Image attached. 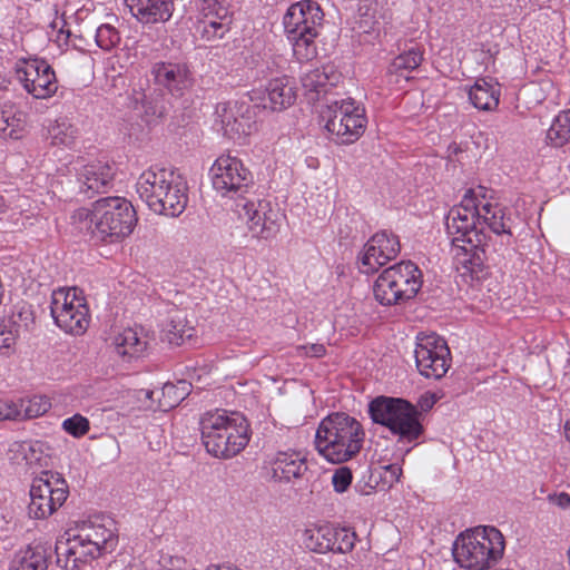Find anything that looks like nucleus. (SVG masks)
<instances>
[{"label": "nucleus", "instance_id": "f257e3e1", "mask_svg": "<svg viewBox=\"0 0 570 570\" xmlns=\"http://www.w3.org/2000/svg\"><path fill=\"white\" fill-rule=\"evenodd\" d=\"M479 224H485L500 236L502 245H511L512 219L505 208L487 197V189L482 186L468 189L460 204L453 206L445 217L448 234L453 236L452 250L456 269L472 282L482 281L488 275L484 263L485 235L478 228Z\"/></svg>", "mask_w": 570, "mask_h": 570}, {"label": "nucleus", "instance_id": "f03ea898", "mask_svg": "<svg viewBox=\"0 0 570 570\" xmlns=\"http://www.w3.org/2000/svg\"><path fill=\"white\" fill-rule=\"evenodd\" d=\"M364 438V429L355 417L344 412H334L321 420L314 443L320 455L331 463L340 464L361 452Z\"/></svg>", "mask_w": 570, "mask_h": 570}, {"label": "nucleus", "instance_id": "7ed1b4c3", "mask_svg": "<svg viewBox=\"0 0 570 570\" xmlns=\"http://www.w3.org/2000/svg\"><path fill=\"white\" fill-rule=\"evenodd\" d=\"M140 199L150 210L169 217L179 216L187 206V184L174 169L150 167L136 183Z\"/></svg>", "mask_w": 570, "mask_h": 570}, {"label": "nucleus", "instance_id": "20e7f679", "mask_svg": "<svg viewBox=\"0 0 570 570\" xmlns=\"http://www.w3.org/2000/svg\"><path fill=\"white\" fill-rule=\"evenodd\" d=\"M202 443L208 454L232 459L249 442V425L244 416H228L224 410L204 413L199 420Z\"/></svg>", "mask_w": 570, "mask_h": 570}, {"label": "nucleus", "instance_id": "39448f33", "mask_svg": "<svg viewBox=\"0 0 570 570\" xmlns=\"http://www.w3.org/2000/svg\"><path fill=\"white\" fill-rule=\"evenodd\" d=\"M368 414L374 423L389 429L397 443L417 444L424 435L422 413L405 399L377 396L370 402Z\"/></svg>", "mask_w": 570, "mask_h": 570}, {"label": "nucleus", "instance_id": "423d86ee", "mask_svg": "<svg viewBox=\"0 0 570 570\" xmlns=\"http://www.w3.org/2000/svg\"><path fill=\"white\" fill-rule=\"evenodd\" d=\"M503 534L494 527H478L458 535L452 547L454 561L466 570H488L503 556Z\"/></svg>", "mask_w": 570, "mask_h": 570}, {"label": "nucleus", "instance_id": "0eeeda50", "mask_svg": "<svg viewBox=\"0 0 570 570\" xmlns=\"http://www.w3.org/2000/svg\"><path fill=\"white\" fill-rule=\"evenodd\" d=\"M92 240L114 244L128 237L137 223L136 210L122 197H104L94 203Z\"/></svg>", "mask_w": 570, "mask_h": 570}, {"label": "nucleus", "instance_id": "6e6552de", "mask_svg": "<svg viewBox=\"0 0 570 570\" xmlns=\"http://www.w3.org/2000/svg\"><path fill=\"white\" fill-rule=\"evenodd\" d=\"M423 284L422 272L411 261L385 268L376 278L373 293L383 306L401 305L414 298Z\"/></svg>", "mask_w": 570, "mask_h": 570}, {"label": "nucleus", "instance_id": "1a4fd4ad", "mask_svg": "<svg viewBox=\"0 0 570 570\" xmlns=\"http://www.w3.org/2000/svg\"><path fill=\"white\" fill-rule=\"evenodd\" d=\"M50 314L55 324L63 332L82 335L89 326V308L82 291L77 287H60L51 294Z\"/></svg>", "mask_w": 570, "mask_h": 570}, {"label": "nucleus", "instance_id": "9d476101", "mask_svg": "<svg viewBox=\"0 0 570 570\" xmlns=\"http://www.w3.org/2000/svg\"><path fill=\"white\" fill-rule=\"evenodd\" d=\"M322 117L326 119V130L345 145L355 142L367 124L364 108L352 98L331 101Z\"/></svg>", "mask_w": 570, "mask_h": 570}, {"label": "nucleus", "instance_id": "9b49d317", "mask_svg": "<svg viewBox=\"0 0 570 570\" xmlns=\"http://www.w3.org/2000/svg\"><path fill=\"white\" fill-rule=\"evenodd\" d=\"M68 495V484L59 473L42 471L33 479L30 488L29 517L37 520L47 519L62 507Z\"/></svg>", "mask_w": 570, "mask_h": 570}, {"label": "nucleus", "instance_id": "f8f14e48", "mask_svg": "<svg viewBox=\"0 0 570 570\" xmlns=\"http://www.w3.org/2000/svg\"><path fill=\"white\" fill-rule=\"evenodd\" d=\"M213 188L223 197L239 199L253 186V175L240 159L230 155L219 156L209 169Z\"/></svg>", "mask_w": 570, "mask_h": 570}, {"label": "nucleus", "instance_id": "ddd939ff", "mask_svg": "<svg viewBox=\"0 0 570 570\" xmlns=\"http://www.w3.org/2000/svg\"><path fill=\"white\" fill-rule=\"evenodd\" d=\"M419 373L426 379H442L451 363V352L446 341L435 333L419 334L414 350Z\"/></svg>", "mask_w": 570, "mask_h": 570}, {"label": "nucleus", "instance_id": "4468645a", "mask_svg": "<svg viewBox=\"0 0 570 570\" xmlns=\"http://www.w3.org/2000/svg\"><path fill=\"white\" fill-rule=\"evenodd\" d=\"M356 533L347 528L331 524L312 525L303 533L306 549L316 553H348L355 547Z\"/></svg>", "mask_w": 570, "mask_h": 570}, {"label": "nucleus", "instance_id": "2eb2a0df", "mask_svg": "<svg viewBox=\"0 0 570 570\" xmlns=\"http://www.w3.org/2000/svg\"><path fill=\"white\" fill-rule=\"evenodd\" d=\"M216 115L219 118L220 130L228 139H245L256 129L255 114L248 102H219Z\"/></svg>", "mask_w": 570, "mask_h": 570}, {"label": "nucleus", "instance_id": "dca6fc26", "mask_svg": "<svg viewBox=\"0 0 570 570\" xmlns=\"http://www.w3.org/2000/svg\"><path fill=\"white\" fill-rule=\"evenodd\" d=\"M401 250L399 237L386 230L377 232L364 245L358 256V269L363 274L376 273L380 267L396 258Z\"/></svg>", "mask_w": 570, "mask_h": 570}, {"label": "nucleus", "instance_id": "f3484780", "mask_svg": "<svg viewBox=\"0 0 570 570\" xmlns=\"http://www.w3.org/2000/svg\"><path fill=\"white\" fill-rule=\"evenodd\" d=\"M17 73L23 88L37 99L49 98L58 89L55 70L43 59L26 61Z\"/></svg>", "mask_w": 570, "mask_h": 570}, {"label": "nucleus", "instance_id": "a211bd4d", "mask_svg": "<svg viewBox=\"0 0 570 570\" xmlns=\"http://www.w3.org/2000/svg\"><path fill=\"white\" fill-rule=\"evenodd\" d=\"M236 206L253 237L269 239L276 235L278 228L269 202L242 199Z\"/></svg>", "mask_w": 570, "mask_h": 570}, {"label": "nucleus", "instance_id": "6ab92c4d", "mask_svg": "<svg viewBox=\"0 0 570 570\" xmlns=\"http://www.w3.org/2000/svg\"><path fill=\"white\" fill-rule=\"evenodd\" d=\"M150 73L156 85L176 98L183 97L194 85L193 73L186 63L155 62Z\"/></svg>", "mask_w": 570, "mask_h": 570}, {"label": "nucleus", "instance_id": "aec40b11", "mask_svg": "<svg viewBox=\"0 0 570 570\" xmlns=\"http://www.w3.org/2000/svg\"><path fill=\"white\" fill-rule=\"evenodd\" d=\"M55 552L57 566L65 570H78L100 557L96 548L86 543L79 533L58 539Z\"/></svg>", "mask_w": 570, "mask_h": 570}, {"label": "nucleus", "instance_id": "412c9836", "mask_svg": "<svg viewBox=\"0 0 570 570\" xmlns=\"http://www.w3.org/2000/svg\"><path fill=\"white\" fill-rule=\"evenodd\" d=\"M324 13L315 0H301L293 3L283 18L284 30H317Z\"/></svg>", "mask_w": 570, "mask_h": 570}, {"label": "nucleus", "instance_id": "4be33fe9", "mask_svg": "<svg viewBox=\"0 0 570 570\" xmlns=\"http://www.w3.org/2000/svg\"><path fill=\"white\" fill-rule=\"evenodd\" d=\"M114 169L106 163L95 161L85 165L78 174L79 193L90 199L105 194L112 186Z\"/></svg>", "mask_w": 570, "mask_h": 570}, {"label": "nucleus", "instance_id": "5701e85b", "mask_svg": "<svg viewBox=\"0 0 570 570\" xmlns=\"http://www.w3.org/2000/svg\"><path fill=\"white\" fill-rule=\"evenodd\" d=\"M130 13L144 24L168 21L175 10V0H125Z\"/></svg>", "mask_w": 570, "mask_h": 570}, {"label": "nucleus", "instance_id": "b1692460", "mask_svg": "<svg viewBox=\"0 0 570 570\" xmlns=\"http://www.w3.org/2000/svg\"><path fill=\"white\" fill-rule=\"evenodd\" d=\"M112 520L108 524L89 523L81 527L78 533L83 538L86 543L96 548V552L101 557L115 550L118 543Z\"/></svg>", "mask_w": 570, "mask_h": 570}, {"label": "nucleus", "instance_id": "393cba45", "mask_svg": "<svg viewBox=\"0 0 570 570\" xmlns=\"http://www.w3.org/2000/svg\"><path fill=\"white\" fill-rule=\"evenodd\" d=\"M272 471L275 480L291 482L305 474L307 464L298 452H278L272 463Z\"/></svg>", "mask_w": 570, "mask_h": 570}, {"label": "nucleus", "instance_id": "a878e982", "mask_svg": "<svg viewBox=\"0 0 570 570\" xmlns=\"http://www.w3.org/2000/svg\"><path fill=\"white\" fill-rule=\"evenodd\" d=\"M264 107L281 111L291 107L296 100L295 88L288 77H279L268 81Z\"/></svg>", "mask_w": 570, "mask_h": 570}, {"label": "nucleus", "instance_id": "bb28decb", "mask_svg": "<svg viewBox=\"0 0 570 570\" xmlns=\"http://www.w3.org/2000/svg\"><path fill=\"white\" fill-rule=\"evenodd\" d=\"M342 75L333 66H323L305 72L302 78V86L307 92H314L317 96L326 94L330 88L335 87L341 81Z\"/></svg>", "mask_w": 570, "mask_h": 570}, {"label": "nucleus", "instance_id": "cd10ccee", "mask_svg": "<svg viewBox=\"0 0 570 570\" xmlns=\"http://www.w3.org/2000/svg\"><path fill=\"white\" fill-rule=\"evenodd\" d=\"M51 549L43 544L29 546L18 552L12 561L13 570H47Z\"/></svg>", "mask_w": 570, "mask_h": 570}, {"label": "nucleus", "instance_id": "c85d7f7f", "mask_svg": "<svg viewBox=\"0 0 570 570\" xmlns=\"http://www.w3.org/2000/svg\"><path fill=\"white\" fill-rule=\"evenodd\" d=\"M194 328L189 325L183 311L174 309L169 313L163 326V340L173 345H181L185 338L193 336Z\"/></svg>", "mask_w": 570, "mask_h": 570}, {"label": "nucleus", "instance_id": "c756f323", "mask_svg": "<svg viewBox=\"0 0 570 570\" xmlns=\"http://www.w3.org/2000/svg\"><path fill=\"white\" fill-rule=\"evenodd\" d=\"M114 344L118 355L129 358L142 356L148 346L146 337L134 328H126L116 335Z\"/></svg>", "mask_w": 570, "mask_h": 570}, {"label": "nucleus", "instance_id": "7c9ffc66", "mask_svg": "<svg viewBox=\"0 0 570 570\" xmlns=\"http://www.w3.org/2000/svg\"><path fill=\"white\" fill-rule=\"evenodd\" d=\"M500 89L487 79H478L469 90L471 104L480 110H493L499 105Z\"/></svg>", "mask_w": 570, "mask_h": 570}, {"label": "nucleus", "instance_id": "2f4dec72", "mask_svg": "<svg viewBox=\"0 0 570 570\" xmlns=\"http://www.w3.org/2000/svg\"><path fill=\"white\" fill-rule=\"evenodd\" d=\"M285 32L297 60L308 61L316 56L314 39L318 35V30H309V32L304 30H285Z\"/></svg>", "mask_w": 570, "mask_h": 570}, {"label": "nucleus", "instance_id": "473e14b6", "mask_svg": "<svg viewBox=\"0 0 570 570\" xmlns=\"http://www.w3.org/2000/svg\"><path fill=\"white\" fill-rule=\"evenodd\" d=\"M546 141L554 148L563 147L570 141V109L559 112L547 130Z\"/></svg>", "mask_w": 570, "mask_h": 570}, {"label": "nucleus", "instance_id": "72a5a7b5", "mask_svg": "<svg viewBox=\"0 0 570 570\" xmlns=\"http://www.w3.org/2000/svg\"><path fill=\"white\" fill-rule=\"evenodd\" d=\"M232 18L227 14L224 17L207 16L206 19L198 24V31L203 39L207 41L219 40L230 30Z\"/></svg>", "mask_w": 570, "mask_h": 570}, {"label": "nucleus", "instance_id": "f704fd0d", "mask_svg": "<svg viewBox=\"0 0 570 570\" xmlns=\"http://www.w3.org/2000/svg\"><path fill=\"white\" fill-rule=\"evenodd\" d=\"M78 137V128L66 118L57 119L48 127V139L53 146L71 147Z\"/></svg>", "mask_w": 570, "mask_h": 570}, {"label": "nucleus", "instance_id": "c9c22d12", "mask_svg": "<svg viewBox=\"0 0 570 570\" xmlns=\"http://www.w3.org/2000/svg\"><path fill=\"white\" fill-rule=\"evenodd\" d=\"M423 60V53L417 47H411L409 50L396 56L389 66L390 73L411 72L415 70Z\"/></svg>", "mask_w": 570, "mask_h": 570}, {"label": "nucleus", "instance_id": "e433bc0d", "mask_svg": "<svg viewBox=\"0 0 570 570\" xmlns=\"http://www.w3.org/2000/svg\"><path fill=\"white\" fill-rule=\"evenodd\" d=\"M46 444L41 441L22 442L20 449H12L17 458L26 462L27 465H42L45 460Z\"/></svg>", "mask_w": 570, "mask_h": 570}, {"label": "nucleus", "instance_id": "4c0bfd02", "mask_svg": "<svg viewBox=\"0 0 570 570\" xmlns=\"http://www.w3.org/2000/svg\"><path fill=\"white\" fill-rule=\"evenodd\" d=\"M189 387L190 385L186 381H179L177 384H164L161 389L164 401H160L159 406L171 409L178 405L189 394Z\"/></svg>", "mask_w": 570, "mask_h": 570}, {"label": "nucleus", "instance_id": "58836bf2", "mask_svg": "<svg viewBox=\"0 0 570 570\" xmlns=\"http://www.w3.org/2000/svg\"><path fill=\"white\" fill-rule=\"evenodd\" d=\"M35 317L32 311L27 306H17L11 314L6 316L1 322L12 331H17L20 336L22 331H28L30 325L33 324Z\"/></svg>", "mask_w": 570, "mask_h": 570}, {"label": "nucleus", "instance_id": "ea45409f", "mask_svg": "<svg viewBox=\"0 0 570 570\" xmlns=\"http://www.w3.org/2000/svg\"><path fill=\"white\" fill-rule=\"evenodd\" d=\"M24 122L11 110L2 109L0 112V136L2 138L19 139L22 136Z\"/></svg>", "mask_w": 570, "mask_h": 570}, {"label": "nucleus", "instance_id": "a19ab883", "mask_svg": "<svg viewBox=\"0 0 570 570\" xmlns=\"http://www.w3.org/2000/svg\"><path fill=\"white\" fill-rule=\"evenodd\" d=\"M95 40L100 49L110 51L119 45L120 33L114 26L105 23L97 28Z\"/></svg>", "mask_w": 570, "mask_h": 570}, {"label": "nucleus", "instance_id": "79ce46f5", "mask_svg": "<svg viewBox=\"0 0 570 570\" xmlns=\"http://www.w3.org/2000/svg\"><path fill=\"white\" fill-rule=\"evenodd\" d=\"M62 429L71 436L79 439L88 433L90 423L86 416L77 413L63 420Z\"/></svg>", "mask_w": 570, "mask_h": 570}, {"label": "nucleus", "instance_id": "37998d69", "mask_svg": "<svg viewBox=\"0 0 570 570\" xmlns=\"http://www.w3.org/2000/svg\"><path fill=\"white\" fill-rule=\"evenodd\" d=\"M22 409V416L32 419L38 417L50 409L51 404L48 399L41 396H35L29 400L26 404L20 405Z\"/></svg>", "mask_w": 570, "mask_h": 570}, {"label": "nucleus", "instance_id": "c03bdc74", "mask_svg": "<svg viewBox=\"0 0 570 570\" xmlns=\"http://www.w3.org/2000/svg\"><path fill=\"white\" fill-rule=\"evenodd\" d=\"M94 208H79L73 212L71 216L72 224L79 229L81 233L89 234L92 238V227L94 224Z\"/></svg>", "mask_w": 570, "mask_h": 570}, {"label": "nucleus", "instance_id": "a18cd8bd", "mask_svg": "<svg viewBox=\"0 0 570 570\" xmlns=\"http://www.w3.org/2000/svg\"><path fill=\"white\" fill-rule=\"evenodd\" d=\"M134 98L136 104H140L145 114L154 117H163L166 112L164 104L159 101H151L147 98L145 92L134 91Z\"/></svg>", "mask_w": 570, "mask_h": 570}, {"label": "nucleus", "instance_id": "49530a36", "mask_svg": "<svg viewBox=\"0 0 570 570\" xmlns=\"http://www.w3.org/2000/svg\"><path fill=\"white\" fill-rule=\"evenodd\" d=\"M19 335L17 334V331H12L11 328L7 327L4 323H0V353L3 355H9L13 352L17 338Z\"/></svg>", "mask_w": 570, "mask_h": 570}, {"label": "nucleus", "instance_id": "de8ad7c7", "mask_svg": "<svg viewBox=\"0 0 570 570\" xmlns=\"http://www.w3.org/2000/svg\"><path fill=\"white\" fill-rule=\"evenodd\" d=\"M353 480L352 471L347 466H341L337 470H335L333 476H332V483L334 487V490L338 493L345 492L348 487L351 485Z\"/></svg>", "mask_w": 570, "mask_h": 570}, {"label": "nucleus", "instance_id": "09e8293b", "mask_svg": "<svg viewBox=\"0 0 570 570\" xmlns=\"http://www.w3.org/2000/svg\"><path fill=\"white\" fill-rule=\"evenodd\" d=\"M380 478L384 485L391 488L394 483L400 481L402 475V468L399 464H389L381 466Z\"/></svg>", "mask_w": 570, "mask_h": 570}, {"label": "nucleus", "instance_id": "8fccbe9b", "mask_svg": "<svg viewBox=\"0 0 570 570\" xmlns=\"http://www.w3.org/2000/svg\"><path fill=\"white\" fill-rule=\"evenodd\" d=\"M22 417V409L11 401L0 400V421Z\"/></svg>", "mask_w": 570, "mask_h": 570}, {"label": "nucleus", "instance_id": "3c124183", "mask_svg": "<svg viewBox=\"0 0 570 570\" xmlns=\"http://www.w3.org/2000/svg\"><path fill=\"white\" fill-rule=\"evenodd\" d=\"M297 350L309 357H322L326 353L325 345L320 343L301 345Z\"/></svg>", "mask_w": 570, "mask_h": 570}, {"label": "nucleus", "instance_id": "603ef678", "mask_svg": "<svg viewBox=\"0 0 570 570\" xmlns=\"http://www.w3.org/2000/svg\"><path fill=\"white\" fill-rule=\"evenodd\" d=\"M436 402V395L434 393L426 392L420 396L415 406H417L419 411L423 414L424 412L430 411Z\"/></svg>", "mask_w": 570, "mask_h": 570}, {"label": "nucleus", "instance_id": "864d4df0", "mask_svg": "<svg viewBox=\"0 0 570 570\" xmlns=\"http://www.w3.org/2000/svg\"><path fill=\"white\" fill-rule=\"evenodd\" d=\"M549 501L561 509L570 507V495L566 492L550 494Z\"/></svg>", "mask_w": 570, "mask_h": 570}, {"label": "nucleus", "instance_id": "5fc2aeb1", "mask_svg": "<svg viewBox=\"0 0 570 570\" xmlns=\"http://www.w3.org/2000/svg\"><path fill=\"white\" fill-rule=\"evenodd\" d=\"M10 85V81L6 79L4 77L0 76V99L4 97V92L8 90V87Z\"/></svg>", "mask_w": 570, "mask_h": 570}, {"label": "nucleus", "instance_id": "6e6d98bb", "mask_svg": "<svg viewBox=\"0 0 570 570\" xmlns=\"http://www.w3.org/2000/svg\"><path fill=\"white\" fill-rule=\"evenodd\" d=\"M350 563L346 559L343 562H338L337 566H333V570H348Z\"/></svg>", "mask_w": 570, "mask_h": 570}, {"label": "nucleus", "instance_id": "4d7b16f0", "mask_svg": "<svg viewBox=\"0 0 570 570\" xmlns=\"http://www.w3.org/2000/svg\"><path fill=\"white\" fill-rule=\"evenodd\" d=\"M139 393L144 394V397L147 400H153L155 394V392L151 390H140Z\"/></svg>", "mask_w": 570, "mask_h": 570}, {"label": "nucleus", "instance_id": "13d9d810", "mask_svg": "<svg viewBox=\"0 0 570 570\" xmlns=\"http://www.w3.org/2000/svg\"><path fill=\"white\" fill-rule=\"evenodd\" d=\"M7 202L3 196L0 195V214L4 213L7 210Z\"/></svg>", "mask_w": 570, "mask_h": 570}, {"label": "nucleus", "instance_id": "bf43d9fd", "mask_svg": "<svg viewBox=\"0 0 570 570\" xmlns=\"http://www.w3.org/2000/svg\"><path fill=\"white\" fill-rule=\"evenodd\" d=\"M564 435L566 439L570 442V421H567L564 425Z\"/></svg>", "mask_w": 570, "mask_h": 570}, {"label": "nucleus", "instance_id": "052dcab7", "mask_svg": "<svg viewBox=\"0 0 570 570\" xmlns=\"http://www.w3.org/2000/svg\"><path fill=\"white\" fill-rule=\"evenodd\" d=\"M59 35H65V36H66L65 40L67 41V40L69 39V37H70L71 32H70L69 30H66V31H65V30H63V28H61V29L59 30ZM58 38L60 39V36H58Z\"/></svg>", "mask_w": 570, "mask_h": 570}, {"label": "nucleus", "instance_id": "680f3d73", "mask_svg": "<svg viewBox=\"0 0 570 570\" xmlns=\"http://www.w3.org/2000/svg\"><path fill=\"white\" fill-rule=\"evenodd\" d=\"M373 489H374V487L370 485V490H368V491H365V490H362V489H361V491H362L364 494H368Z\"/></svg>", "mask_w": 570, "mask_h": 570}]
</instances>
